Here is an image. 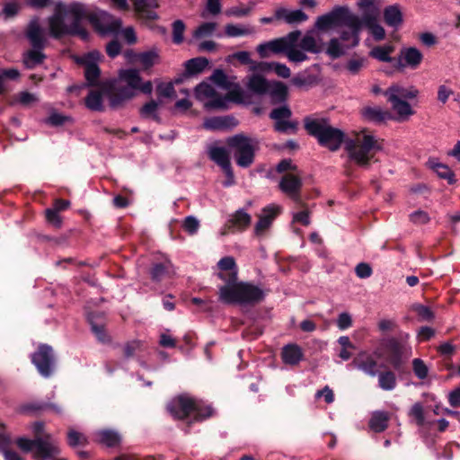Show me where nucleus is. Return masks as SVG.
I'll list each match as a JSON object with an SVG mask.
<instances>
[{
	"instance_id": "nucleus-13",
	"label": "nucleus",
	"mask_w": 460,
	"mask_h": 460,
	"mask_svg": "<svg viewBox=\"0 0 460 460\" xmlns=\"http://www.w3.org/2000/svg\"><path fill=\"white\" fill-rule=\"evenodd\" d=\"M217 266L218 269L217 277L222 281L221 284H217V286L218 290L219 288L229 287L238 279V267L234 257H223L219 260Z\"/></svg>"
},
{
	"instance_id": "nucleus-37",
	"label": "nucleus",
	"mask_w": 460,
	"mask_h": 460,
	"mask_svg": "<svg viewBox=\"0 0 460 460\" xmlns=\"http://www.w3.org/2000/svg\"><path fill=\"white\" fill-rule=\"evenodd\" d=\"M367 60L364 57L353 56L347 60L343 68L350 75H357L367 66Z\"/></svg>"
},
{
	"instance_id": "nucleus-59",
	"label": "nucleus",
	"mask_w": 460,
	"mask_h": 460,
	"mask_svg": "<svg viewBox=\"0 0 460 460\" xmlns=\"http://www.w3.org/2000/svg\"><path fill=\"white\" fill-rule=\"evenodd\" d=\"M410 415L415 419L417 425H419V426L424 425V423H425L424 410H423V406L420 402H417L412 405V407L410 411Z\"/></svg>"
},
{
	"instance_id": "nucleus-47",
	"label": "nucleus",
	"mask_w": 460,
	"mask_h": 460,
	"mask_svg": "<svg viewBox=\"0 0 460 460\" xmlns=\"http://www.w3.org/2000/svg\"><path fill=\"white\" fill-rule=\"evenodd\" d=\"M393 111L401 118L405 119L413 114L411 105L404 100L388 101Z\"/></svg>"
},
{
	"instance_id": "nucleus-26",
	"label": "nucleus",
	"mask_w": 460,
	"mask_h": 460,
	"mask_svg": "<svg viewBox=\"0 0 460 460\" xmlns=\"http://www.w3.org/2000/svg\"><path fill=\"white\" fill-rule=\"evenodd\" d=\"M207 153L210 160L223 168L230 164L228 151L224 146H219L217 143L211 144L207 148Z\"/></svg>"
},
{
	"instance_id": "nucleus-38",
	"label": "nucleus",
	"mask_w": 460,
	"mask_h": 460,
	"mask_svg": "<svg viewBox=\"0 0 460 460\" xmlns=\"http://www.w3.org/2000/svg\"><path fill=\"white\" fill-rule=\"evenodd\" d=\"M385 22L391 27H398L402 22V15L398 6L390 5L384 11Z\"/></svg>"
},
{
	"instance_id": "nucleus-16",
	"label": "nucleus",
	"mask_w": 460,
	"mask_h": 460,
	"mask_svg": "<svg viewBox=\"0 0 460 460\" xmlns=\"http://www.w3.org/2000/svg\"><path fill=\"white\" fill-rule=\"evenodd\" d=\"M32 453L35 460H50L58 455L59 449L51 438L47 436L36 438Z\"/></svg>"
},
{
	"instance_id": "nucleus-30",
	"label": "nucleus",
	"mask_w": 460,
	"mask_h": 460,
	"mask_svg": "<svg viewBox=\"0 0 460 460\" xmlns=\"http://www.w3.org/2000/svg\"><path fill=\"white\" fill-rule=\"evenodd\" d=\"M270 84L271 81H268L263 76L252 75L249 77L247 88L256 94L263 95L266 94Z\"/></svg>"
},
{
	"instance_id": "nucleus-4",
	"label": "nucleus",
	"mask_w": 460,
	"mask_h": 460,
	"mask_svg": "<svg viewBox=\"0 0 460 460\" xmlns=\"http://www.w3.org/2000/svg\"><path fill=\"white\" fill-rule=\"evenodd\" d=\"M167 410L178 419L192 418L195 421H203L214 415V409L202 400L188 394H181L172 399Z\"/></svg>"
},
{
	"instance_id": "nucleus-41",
	"label": "nucleus",
	"mask_w": 460,
	"mask_h": 460,
	"mask_svg": "<svg viewBox=\"0 0 460 460\" xmlns=\"http://www.w3.org/2000/svg\"><path fill=\"white\" fill-rule=\"evenodd\" d=\"M394 51L393 45H384L373 48L369 56L381 62H391V54Z\"/></svg>"
},
{
	"instance_id": "nucleus-3",
	"label": "nucleus",
	"mask_w": 460,
	"mask_h": 460,
	"mask_svg": "<svg viewBox=\"0 0 460 460\" xmlns=\"http://www.w3.org/2000/svg\"><path fill=\"white\" fill-rule=\"evenodd\" d=\"M217 295L218 300L223 304L252 306L264 300L266 291L252 282L237 279L229 287L219 288Z\"/></svg>"
},
{
	"instance_id": "nucleus-24",
	"label": "nucleus",
	"mask_w": 460,
	"mask_h": 460,
	"mask_svg": "<svg viewBox=\"0 0 460 460\" xmlns=\"http://www.w3.org/2000/svg\"><path fill=\"white\" fill-rule=\"evenodd\" d=\"M98 53H88L80 58V63L84 65V75L89 83L93 85L96 84L100 76V68L96 63Z\"/></svg>"
},
{
	"instance_id": "nucleus-48",
	"label": "nucleus",
	"mask_w": 460,
	"mask_h": 460,
	"mask_svg": "<svg viewBox=\"0 0 460 460\" xmlns=\"http://www.w3.org/2000/svg\"><path fill=\"white\" fill-rule=\"evenodd\" d=\"M297 38V33L291 32L289 33V61L294 62H301L306 59V55L305 54V50L298 49L297 48L291 46V43L295 41Z\"/></svg>"
},
{
	"instance_id": "nucleus-8",
	"label": "nucleus",
	"mask_w": 460,
	"mask_h": 460,
	"mask_svg": "<svg viewBox=\"0 0 460 460\" xmlns=\"http://www.w3.org/2000/svg\"><path fill=\"white\" fill-rule=\"evenodd\" d=\"M266 94L269 95L270 103L273 105L282 104L279 108L273 109L270 114V119L275 121L274 128L278 132L288 131V105L285 101L288 98V86L283 83L271 81Z\"/></svg>"
},
{
	"instance_id": "nucleus-39",
	"label": "nucleus",
	"mask_w": 460,
	"mask_h": 460,
	"mask_svg": "<svg viewBox=\"0 0 460 460\" xmlns=\"http://www.w3.org/2000/svg\"><path fill=\"white\" fill-rule=\"evenodd\" d=\"M397 385L395 374L391 370L378 374V386L384 391H393Z\"/></svg>"
},
{
	"instance_id": "nucleus-2",
	"label": "nucleus",
	"mask_w": 460,
	"mask_h": 460,
	"mask_svg": "<svg viewBox=\"0 0 460 460\" xmlns=\"http://www.w3.org/2000/svg\"><path fill=\"white\" fill-rule=\"evenodd\" d=\"M153 85L150 81L142 83L139 72L137 69H121L119 72V79L110 94V105L112 108H118L126 101L133 98L137 91L146 94H150Z\"/></svg>"
},
{
	"instance_id": "nucleus-21",
	"label": "nucleus",
	"mask_w": 460,
	"mask_h": 460,
	"mask_svg": "<svg viewBox=\"0 0 460 460\" xmlns=\"http://www.w3.org/2000/svg\"><path fill=\"white\" fill-rule=\"evenodd\" d=\"M302 186L303 180L297 167L289 162V201L300 203V200L303 199Z\"/></svg>"
},
{
	"instance_id": "nucleus-62",
	"label": "nucleus",
	"mask_w": 460,
	"mask_h": 460,
	"mask_svg": "<svg viewBox=\"0 0 460 460\" xmlns=\"http://www.w3.org/2000/svg\"><path fill=\"white\" fill-rule=\"evenodd\" d=\"M157 93L160 96L163 97H173L175 93L173 84L172 82L160 83L157 85Z\"/></svg>"
},
{
	"instance_id": "nucleus-50",
	"label": "nucleus",
	"mask_w": 460,
	"mask_h": 460,
	"mask_svg": "<svg viewBox=\"0 0 460 460\" xmlns=\"http://www.w3.org/2000/svg\"><path fill=\"white\" fill-rule=\"evenodd\" d=\"M170 263H156L151 270V277L155 281L163 280L169 273Z\"/></svg>"
},
{
	"instance_id": "nucleus-61",
	"label": "nucleus",
	"mask_w": 460,
	"mask_h": 460,
	"mask_svg": "<svg viewBox=\"0 0 460 460\" xmlns=\"http://www.w3.org/2000/svg\"><path fill=\"white\" fill-rule=\"evenodd\" d=\"M35 439H30L25 437H20L16 439L15 443L17 447L24 453L33 452Z\"/></svg>"
},
{
	"instance_id": "nucleus-35",
	"label": "nucleus",
	"mask_w": 460,
	"mask_h": 460,
	"mask_svg": "<svg viewBox=\"0 0 460 460\" xmlns=\"http://www.w3.org/2000/svg\"><path fill=\"white\" fill-rule=\"evenodd\" d=\"M427 164L440 178L447 180L450 184L455 182L454 172L447 165L438 162L436 159H429Z\"/></svg>"
},
{
	"instance_id": "nucleus-44",
	"label": "nucleus",
	"mask_w": 460,
	"mask_h": 460,
	"mask_svg": "<svg viewBox=\"0 0 460 460\" xmlns=\"http://www.w3.org/2000/svg\"><path fill=\"white\" fill-rule=\"evenodd\" d=\"M85 106L93 111H101L103 109V96L102 92L92 90L85 98Z\"/></svg>"
},
{
	"instance_id": "nucleus-57",
	"label": "nucleus",
	"mask_w": 460,
	"mask_h": 460,
	"mask_svg": "<svg viewBox=\"0 0 460 460\" xmlns=\"http://www.w3.org/2000/svg\"><path fill=\"white\" fill-rule=\"evenodd\" d=\"M412 368L416 376L420 379H424L427 377L429 369L423 360L420 358H415L412 361Z\"/></svg>"
},
{
	"instance_id": "nucleus-1",
	"label": "nucleus",
	"mask_w": 460,
	"mask_h": 460,
	"mask_svg": "<svg viewBox=\"0 0 460 460\" xmlns=\"http://www.w3.org/2000/svg\"><path fill=\"white\" fill-rule=\"evenodd\" d=\"M86 14V7L82 3H57L54 13L48 19L50 35L56 39L65 35L77 36L86 41L89 33L82 25Z\"/></svg>"
},
{
	"instance_id": "nucleus-43",
	"label": "nucleus",
	"mask_w": 460,
	"mask_h": 460,
	"mask_svg": "<svg viewBox=\"0 0 460 460\" xmlns=\"http://www.w3.org/2000/svg\"><path fill=\"white\" fill-rule=\"evenodd\" d=\"M209 65L206 58H195L185 63V70L189 75H197L204 71Z\"/></svg>"
},
{
	"instance_id": "nucleus-55",
	"label": "nucleus",
	"mask_w": 460,
	"mask_h": 460,
	"mask_svg": "<svg viewBox=\"0 0 460 460\" xmlns=\"http://www.w3.org/2000/svg\"><path fill=\"white\" fill-rule=\"evenodd\" d=\"M185 25L181 20H177L172 23V40L175 44H180L183 40V32Z\"/></svg>"
},
{
	"instance_id": "nucleus-25",
	"label": "nucleus",
	"mask_w": 460,
	"mask_h": 460,
	"mask_svg": "<svg viewBox=\"0 0 460 460\" xmlns=\"http://www.w3.org/2000/svg\"><path fill=\"white\" fill-rule=\"evenodd\" d=\"M379 12L362 17L361 25L364 24L371 32L376 40H382L385 36L384 28L378 23Z\"/></svg>"
},
{
	"instance_id": "nucleus-5",
	"label": "nucleus",
	"mask_w": 460,
	"mask_h": 460,
	"mask_svg": "<svg viewBox=\"0 0 460 460\" xmlns=\"http://www.w3.org/2000/svg\"><path fill=\"white\" fill-rule=\"evenodd\" d=\"M345 149L351 161L358 166L366 167L376 153L381 149V146L373 135L363 131L354 139L348 141Z\"/></svg>"
},
{
	"instance_id": "nucleus-15",
	"label": "nucleus",
	"mask_w": 460,
	"mask_h": 460,
	"mask_svg": "<svg viewBox=\"0 0 460 460\" xmlns=\"http://www.w3.org/2000/svg\"><path fill=\"white\" fill-rule=\"evenodd\" d=\"M342 25L348 27L349 30H344L341 31L340 40L349 49L356 47L359 42L358 34L361 29L360 19L357 15L351 14L350 16H348L347 19H345Z\"/></svg>"
},
{
	"instance_id": "nucleus-46",
	"label": "nucleus",
	"mask_w": 460,
	"mask_h": 460,
	"mask_svg": "<svg viewBox=\"0 0 460 460\" xmlns=\"http://www.w3.org/2000/svg\"><path fill=\"white\" fill-rule=\"evenodd\" d=\"M299 47L303 50L311 53H319L322 50V44L320 40H316L311 33H307L302 38Z\"/></svg>"
},
{
	"instance_id": "nucleus-18",
	"label": "nucleus",
	"mask_w": 460,
	"mask_h": 460,
	"mask_svg": "<svg viewBox=\"0 0 460 460\" xmlns=\"http://www.w3.org/2000/svg\"><path fill=\"white\" fill-rule=\"evenodd\" d=\"M256 49L262 58L271 54L288 53V36L259 44Z\"/></svg>"
},
{
	"instance_id": "nucleus-54",
	"label": "nucleus",
	"mask_w": 460,
	"mask_h": 460,
	"mask_svg": "<svg viewBox=\"0 0 460 460\" xmlns=\"http://www.w3.org/2000/svg\"><path fill=\"white\" fill-rule=\"evenodd\" d=\"M304 358V352L297 344H289V365H297Z\"/></svg>"
},
{
	"instance_id": "nucleus-20",
	"label": "nucleus",
	"mask_w": 460,
	"mask_h": 460,
	"mask_svg": "<svg viewBox=\"0 0 460 460\" xmlns=\"http://www.w3.org/2000/svg\"><path fill=\"white\" fill-rule=\"evenodd\" d=\"M288 159L281 160L279 164L274 167H270L268 169L263 168L261 170V172L263 173V176L271 179L277 180L280 174L281 180L279 182V188L284 193H288Z\"/></svg>"
},
{
	"instance_id": "nucleus-36",
	"label": "nucleus",
	"mask_w": 460,
	"mask_h": 460,
	"mask_svg": "<svg viewBox=\"0 0 460 460\" xmlns=\"http://www.w3.org/2000/svg\"><path fill=\"white\" fill-rule=\"evenodd\" d=\"M389 415L385 411H375L369 420V428L375 432H383L388 426Z\"/></svg>"
},
{
	"instance_id": "nucleus-58",
	"label": "nucleus",
	"mask_w": 460,
	"mask_h": 460,
	"mask_svg": "<svg viewBox=\"0 0 460 460\" xmlns=\"http://www.w3.org/2000/svg\"><path fill=\"white\" fill-rule=\"evenodd\" d=\"M182 227L190 234H194L199 228V221L193 216H188L182 223Z\"/></svg>"
},
{
	"instance_id": "nucleus-60",
	"label": "nucleus",
	"mask_w": 460,
	"mask_h": 460,
	"mask_svg": "<svg viewBox=\"0 0 460 460\" xmlns=\"http://www.w3.org/2000/svg\"><path fill=\"white\" fill-rule=\"evenodd\" d=\"M68 444L71 447H76L84 445L86 443V438L84 434L79 433L74 429H70L67 434Z\"/></svg>"
},
{
	"instance_id": "nucleus-56",
	"label": "nucleus",
	"mask_w": 460,
	"mask_h": 460,
	"mask_svg": "<svg viewBox=\"0 0 460 460\" xmlns=\"http://www.w3.org/2000/svg\"><path fill=\"white\" fill-rule=\"evenodd\" d=\"M260 21L263 24L272 23L275 21H284L288 22V9L285 7L279 8L275 12L273 16L262 17Z\"/></svg>"
},
{
	"instance_id": "nucleus-29",
	"label": "nucleus",
	"mask_w": 460,
	"mask_h": 460,
	"mask_svg": "<svg viewBox=\"0 0 460 460\" xmlns=\"http://www.w3.org/2000/svg\"><path fill=\"white\" fill-rule=\"evenodd\" d=\"M353 364L364 373L370 376H376L377 375V362L369 355H362L357 358Z\"/></svg>"
},
{
	"instance_id": "nucleus-49",
	"label": "nucleus",
	"mask_w": 460,
	"mask_h": 460,
	"mask_svg": "<svg viewBox=\"0 0 460 460\" xmlns=\"http://www.w3.org/2000/svg\"><path fill=\"white\" fill-rule=\"evenodd\" d=\"M316 80L317 78L315 75L305 72L294 76L291 82L294 85L299 88H305L315 84Z\"/></svg>"
},
{
	"instance_id": "nucleus-32",
	"label": "nucleus",
	"mask_w": 460,
	"mask_h": 460,
	"mask_svg": "<svg viewBox=\"0 0 460 460\" xmlns=\"http://www.w3.org/2000/svg\"><path fill=\"white\" fill-rule=\"evenodd\" d=\"M95 438L99 443L108 447L118 446L121 440L120 435L112 429H102L97 431L95 433Z\"/></svg>"
},
{
	"instance_id": "nucleus-10",
	"label": "nucleus",
	"mask_w": 460,
	"mask_h": 460,
	"mask_svg": "<svg viewBox=\"0 0 460 460\" xmlns=\"http://www.w3.org/2000/svg\"><path fill=\"white\" fill-rule=\"evenodd\" d=\"M196 98L204 102L208 110H223L227 108L229 98L217 93L215 88L207 82H202L195 88Z\"/></svg>"
},
{
	"instance_id": "nucleus-28",
	"label": "nucleus",
	"mask_w": 460,
	"mask_h": 460,
	"mask_svg": "<svg viewBox=\"0 0 460 460\" xmlns=\"http://www.w3.org/2000/svg\"><path fill=\"white\" fill-rule=\"evenodd\" d=\"M43 48H32L22 55V62L25 67L31 69L43 63L46 55L43 53Z\"/></svg>"
},
{
	"instance_id": "nucleus-11",
	"label": "nucleus",
	"mask_w": 460,
	"mask_h": 460,
	"mask_svg": "<svg viewBox=\"0 0 460 460\" xmlns=\"http://www.w3.org/2000/svg\"><path fill=\"white\" fill-rule=\"evenodd\" d=\"M31 361L42 376L49 377L55 367L52 348L49 345L41 344L38 350L31 355Z\"/></svg>"
},
{
	"instance_id": "nucleus-7",
	"label": "nucleus",
	"mask_w": 460,
	"mask_h": 460,
	"mask_svg": "<svg viewBox=\"0 0 460 460\" xmlns=\"http://www.w3.org/2000/svg\"><path fill=\"white\" fill-rule=\"evenodd\" d=\"M408 334H402L399 339L386 338L382 340L379 348L375 351L377 358H385L394 369H400L404 358L411 354V348L405 340Z\"/></svg>"
},
{
	"instance_id": "nucleus-64",
	"label": "nucleus",
	"mask_w": 460,
	"mask_h": 460,
	"mask_svg": "<svg viewBox=\"0 0 460 460\" xmlns=\"http://www.w3.org/2000/svg\"><path fill=\"white\" fill-rule=\"evenodd\" d=\"M19 10H20V4L15 0L6 2L3 7L4 13L8 17L14 16L15 14L18 13Z\"/></svg>"
},
{
	"instance_id": "nucleus-52",
	"label": "nucleus",
	"mask_w": 460,
	"mask_h": 460,
	"mask_svg": "<svg viewBox=\"0 0 460 460\" xmlns=\"http://www.w3.org/2000/svg\"><path fill=\"white\" fill-rule=\"evenodd\" d=\"M405 87L399 84H393L387 90L383 92V94L387 97V101L403 100Z\"/></svg>"
},
{
	"instance_id": "nucleus-6",
	"label": "nucleus",
	"mask_w": 460,
	"mask_h": 460,
	"mask_svg": "<svg viewBox=\"0 0 460 460\" xmlns=\"http://www.w3.org/2000/svg\"><path fill=\"white\" fill-rule=\"evenodd\" d=\"M305 126L308 133L315 137L322 146L332 151L340 148L344 134L340 129L332 128L326 119H306Z\"/></svg>"
},
{
	"instance_id": "nucleus-45",
	"label": "nucleus",
	"mask_w": 460,
	"mask_h": 460,
	"mask_svg": "<svg viewBox=\"0 0 460 460\" xmlns=\"http://www.w3.org/2000/svg\"><path fill=\"white\" fill-rule=\"evenodd\" d=\"M349 49L347 46L340 40V38L331 39L328 47L326 49V53L332 58H340L344 55L346 51Z\"/></svg>"
},
{
	"instance_id": "nucleus-14",
	"label": "nucleus",
	"mask_w": 460,
	"mask_h": 460,
	"mask_svg": "<svg viewBox=\"0 0 460 460\" xmlns=\"http://www.w3.org/2000/svg\"><path fill=\"white\" fill-rule=\"evenodd\" d=\"M351 14L352 13H350L347 8L341 6L335 7L330 13L319 16L316 19L315 28L319 31H327L341 26L344 23L345 19Z\"/></svg>"
},
{
	"instance_id": "nucleus-40",
	"label": "nucleus",
	"mask_w": 460,
	"mask_h": 460,
	"mask_svg": "<svg viewBox=\"0 0 460 460\" xmlns=\"http://www.w3.org/2000/svg\"><path fill=\"white\" fill-rule=\"evenodd\" d=\"M225 32L228 37H241V36H248L255 33V30L253 27L250 25H243V24H227L225 27Z\"/></svg>"
},
{
	"instance_id": "nucleus-23",
	"label": "nucleus",
	"mask_w": 460,
	"mask_h": 460,
	"mask_svg": "<svg viewBox=\"0 0 460 460\" xmlns=\"http://www.w3.org/2000/svg\"><path fill=\"white\" fill-rule=\"evenodd\" d=\"M209 80L219 88L231 93H236L240 90L236 77L227 75L222 69H216L210 75Z\"/></svg>"
},
{
	"instance_id": "nucleus-33",
	"label": "nucleus",
	"mask_w": 460,
	"mask_h": 460,
	"mask_svg": "<svg viewBox=\"0 0 460 460\" xmlns=\"http://www.w3.org/2000/svg\"><path fill=\"white\" fill-rule=\"evenodd\" d=\"M234 119L232 117H213L204 121V128L209 130H223L233 126Z\"/></svg>"
},
{
	"instance_id": "nucleus-27",
	"label": "nucleus",
	"mask_w": 460,
	"mask_h": 460,
	"mask_svg": "<svg viewBox=\"0 0 460 460\" xmlns=\"http://www.w3.org/2000/svg\"><path fill=\"white\" fill-rule=\"evenodd\" d=\"M134 9L143 18L155 20L157 14L155 11L158 4L156 0H133Z\"/></svg>"
},
{
	"instance_id": "nucleus-31",
	"label": "nucleus",
	"mask_w": 460,
	"mask_h": 460,
	"mask_svg": "<svg viewBox=\"0 0 460 460\" xmlns=\"http://www.w3.org/2000/svg\"><path fill=\"white\" fill-rule=\"evenodd\" d=\"M252 217L244 209L235 211L228 221L229 227L243 231L251 224Z\"/></svg>"
},
{
	"instance_id": "nucleus-9",
	"label": "nucleus",
	"mask_w": 460,
	"mask_h": 460,
	"mask_svg": "<svg viewBox=\"0 0 460 460\" xmlns=\"http://www.w3.org/2000/svg\"><path fill=\"white\" fill-rule=\"evenodd\" d=\"M228 146L234 150L236 164L243 168L250 166L254 158L253 141L243 135H235L226 141Z\"/></svg>"
},
{
	"instance_id": "nucleus-51",
	"label": "nucleus",
	"mask_w": 460,
	"mask_h": 460,
	"mask_svg": "<svg viewBox=\"0 0 460 460\" xmlns=\"http://www.w3.org/2000/svg\"><path fill=\"white\" fill-rule=\"evenodd\" d=\"M157 59L158 54L154 50L142 52L137 55V60L145 68L154 66Z\"/></svg>"
},
{
	"instance_id": "nucleus-53",
	"label": "nucleus",
	"mask_w": 460,
	"mask_h": 460,
	"mask_svg": "<svg viewBox=\"0 0 460 460\" xmlns=\"http://www.w3.org/2000/svg\"><path fill=\"white\" fill-rule=\"evenodd\" d=\"M217 24L215 22H204L199 26L193 32L194 38H201L210 36L216 31Z\"/></svg>"
},
{
	"instance_id": "nucleus-63",
	"label": "nucleus",
	"mask_w": 460,
	"mask_h": 460,
	"mask_svg": "<svg viewBox=\"0 0 460 460\" xmlns=\"http://www.w3.org/2000/svg\"><path fill=\"white\" fill-rule=\"evenodd\" d=\"M410 219L414 224L423 225L429 221V217L425 211L417 210L410 215Z\"/></svg>"
},
{
	"instance_id": "nucleus-19",
	"label": "nucleus",
	"mask_w": 460,
	"mask_h": 460,
	"mask_svg": "<svg viewBox=\"0 0 460 460\" xmlns=\"http://www.w3.org/2000/svg\"><path fill=\"white\" fill-rule=\"evenodd\" d=\"M279 208L278 206L270 205L266 207L254 227V234L257 236L263 235L265 232L270 228L275 217L279 215Z\"/></svg>"
},
{
	"instance_id": "nucleus-42",
	"label": "nucleus",
	"mask_w": 460,
	"mask_h": 460,
	"mask_svg": "<svg viewBox=\"0 0 460 460\" xmlns=\"http://www.w3.org/2000/svg\"><path fill=\"white\" fill-rule=\"evenodd\" d=\"M362 114L367 119L376 122L385 121L391 118V114L380 107H366L363 109Z\"/></svg>"
},
{
	"instance_id": "nucleus-17",
	"label": "nucleus",
	"mask_w": 460,
	"mask_h": 460,
	"mask_svg": "<svg viewBox=\"0 0 460 460\" xmlns=\"http://www.w3.org/2000/svg\"><path fill=\"white\" fill-rule=\"evenodd\" d=\"M25 36L32 48H43L47 46L48 39L45 30L40 26L38 17L32 18L25 31Z\"/></svg>"
},
{
	"instance_id": "nucleus-34",
	"label": "nucleus",
	"mask_w": 460,
	"mask_h": 460,
	"mask_svg": "<svg viewBox=\"0 0 460 460\" xmlns=\"http://www.w3.org/2000/svg\"><path fill=\"white\" fill-rule=\"evenodd\" d=\"M293 223H298L303 226H308L310 224V212L307 205L300 200V203H294L293 208Z\"/></svg>"
},
{
	"instance_id": "nucleus-12",
	"label": "nucleus",
	"mask_w": 460,
	"mask_h": 460,
	"mask_svg": "<svg viewBox=\"0 0 460 460\" xmlns=\"http://www.w3.org/2000/svg\"><path fill=\"white\" fill-rule=\"evenodd\" d=\"M91 22L102 35H117L119 33L122 22L107 12L102 11L91 18Z\"/></svg>"
},
{
	"instance_id": "nucleus-22",
	"label": "nucleus",
	"mask_w": 460,
	"mask_h": 460,
	"mask_svg": "<svg viewBox=\"0 0 460 460\" xmlns=\"http://www.w3.org/2000/svg\"><path fill=\"white\" fill-rule=\"evenodd\" d=\"M423 59L422 53L416 48H405L400 52L398 65L402 68L410 67L416 69Z\"/></svg>"
}]
</instances>
